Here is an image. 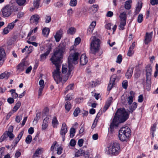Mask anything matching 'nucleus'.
Returning a JSON list of instances; mask_svg holds the SVG:
<instances>
[{
	"label": "nucleus",
	"mask_w": 158,
	"mask_h": 158,
	"mask_svg": "<svg viewBox=\"0 0 158 158\" xmlns=\"http://www.w3.org/2000/svg\"><path fill=\"white\" fill-rule=\"evenodd\" d=\"M98 5H94L91 6L89 8V10L91 11H92L93 13L96 12L98 10Z\"/></svg>",
	"instance_id": "a878e982"
},
{
	"label": "nucleus",
	"mask_w": 158,
	"mask_h": 158,
	"mask_svg": "<svg viewBox=\"0 0 158 158\" xmlns=\"http://www.w3.org/2000/svg\"><path fill=\"white\" fill-rule=\"evenodd\" d=\"M119 122L115 117L113 118L112 122L110 123V127L109 128L108 137H111V136L114 134V128L115 127H118Z\"/></svg>",
	"instance_id": "1a4fd4ad"
},
{
	"label": "nucleus",
	"mask_w": 158,
	"mask_h": 158,
	"mask_svg": "<svg viewBox=\"0 0 158 158\" xmlns=\"http://www.w3.org/2000/svg\"><path fill=\"white\" fill-rule=\"evenodd\" d=\"M129 113L124 108L118 109L114 118L116 117L119 122V124L125 122L129 118Z\"/></svg>",
	"instance_id": "20e7f679"
},
{
	"label": "nucleus",
	"mask_w": 158,
	"mask_h": 158,
	"mask_svg": "<svg viewBox=\"0 0 158 158\" xmlns=\"http://www.w3.org/2000/svg\"><path fill=\"white\" fill-rule=\"evenodd\" d=\"M5 52L4 49L0 48V59L2 60V59L5 56Z\"/></svg>",
	"instance_id": "72a5a7b5"
},
{
	"label": "nucleus",
	"mask_w": 158,
	"mask_h": 158,
	"mask_svg": "<svg viewBox=\"0 0 158 158\" xmlns=\"http://www.w3.org/2000/svg\"><path fill=\"white\" fill-rule=\"evenodd\" d=\"M77 3V0H71L69 5L72 6H76Z\"/></svg>",
	"instance_id": "79ce46f5"
},
{
	"label": "nucleus",
	"mask_w": 158,
	"mask_h": 158,
	"mask_svg": "<svg viewBox=\"0 0 158 158\" xmlns=\"http://www.w3.org/2000/svg\"><path fill=\"white\" fill-rule=\"evenodd\" d=\"M16 2L19 6L23 5L26 2V0H16Z\"/></svg>",
	"instance_id": "de8ad7c7"
},
{
	"label": "nucleus",
	"mask_w": 158,
	"mask_h": 158,
	"mask_svg": "<svg viewBox=\"0 0 158 158\" xmlns=\"http://www.w3.org/2000/svg\"><path fill=\"white\" fill-rule=\"evenodd\" d=\"M39 84L40 85V88H44V81L43 80H40L39 82Z\"/></svg>",
	"instance_id": "603ef678"
},
{
	"label": "nucleus",
	"mask_w": 158,
	"mask_h": 158,
	"mask_svg": "<svg viewBox=\"0 0 158 158\" xmlns=\"http://www.w3.org/2000/svg\"><path fill=\"white\" fill-rule=\"evenodd\" d=\"M65 50L64 46L61 44L59 45L54 51V54L51 58L52 62L55 65L56 68L52 74L54 79L57 84L60 82L62 80V76L60 73V68L61 62L60 60Z\"/></svg>",
	"instance_id": "f257e3e1"
},
{
	"label": "nucleus",
	"mask_w": 158,
	"mask_h": 158,
	"mask_svg": "<svg viewBox=\"0 0 158 158\" xmlns=\"http://www.w3.org/2000/svg\"><path fill=\"white\" fill-rule=\"evenodd\" d=\"M121 150L120 144L117 142L110 143L106 148V153L111 156H116L120 152Z\"/></svg>",
	"instance_id": "7ed1b4c3"
},
{
	"label": "nucleus",
	"mask_w": 158,
	"mask_h": 158,
	"mask_svg": "<svg viewBox=\"0 0 158 158\" xmlns=\"http://www.w3.org/2000/svg\"><path fill=\"white\" fill-rule=\"evenodd\" d=\"M75 132V130L74 128H72L70 129V137L73 138L74 137Z\"/></svg>",
	"instance_id": "a19ab883"
},
{
	"label": "nucleus",
	"mask_w": 158,
	"mask_h": 158,
	"mask_svg": "<svg viewBox=\"0 0 158 158\" xmlns=\"http://www.w3.org/2000/svg\"><path fill=\"white\" fill-rule=\"evenodd\" d=\"M64 106L66 110V112L67 113L69 111L71 107V105L70 102L69 101L66 102Z\"/></svg>",
	"instance_id": "c756f323"
},
{
	"label": "nucleus",
	"mask_w": 158,
	"mask_h": 158,
	"mask_svg": "<svg viewBox=\"0 0 158 158\" xmlns=\"http://www.w3.org/2000/svg\"><path fill=\"white\" fill-rule=\"evenodd\" d=\"M143 15L142 14H139L137 19V21L139 23H141L143 21Z\"/></svg>",
	"instance_id": "c03bdc74"
},
{
	"label": "nucleus",
	"mask_w": 158,
	"mask_h": 158,
	"mask_svg": "<svg viewBox=\"0 0 158 158\" xmlns=\"http://www.w3.org/2000/svg\"><path fill=\"white\" fill-rule=\"evenodd\" d=\"M21 105V103L20 102H18L15 104V106L13 108V111L14 112H16L20 107Z\"/></svg>",
	"instance_id": "f704fd0d"
},
{
	"label": "nucleus",
	"mask_w": 158,
	"mask_h": 158,
	"mask_svg": "<svg viewBox=\"0 0 158 158\" xmlns=\"http://www.w3.org/2000/svg\"><path fill=\"white\" fill-rule=\"evenodd\" d=\"M81 41V39L79 37H77L75 39V42L74 45H78L80 43Z\"/></svg>",
	"instance_id": "5fc2aeb1"
},
{
	"label": "nucleus",
	"mask_w": 158,
	"mask_h": 158,
	"mask_svg": "<svg viewBox=\"0 0 158 158\" xmlns=\"http://www.w3.org/2000/svg\"><path fill=\"white\" fill-rule=\"evenodd\" d=\"M45 22L46 23H49L51 20V17L50 16H46L45 17Z\"/></svg>",
	"instance_id": "bf43d9fd"
},
{
	"label": "nucleus",
	"mask_w": 158,
	"mask_h": 158,
	"mask_svg": "<svg viewBox=\"0 0 158 158\" xmlns=\"http://www.w3.org/2000/svg\"><path fill=\"white\" fill-rule=\"evenodd\" d=\"M130 95L125 98L123 95L121 97V101L122 103L126 106H128V105L131 104L133 102L134 98H135V93L132 91L130 92Z\"/></svg>",
	"instance_id": "6e6552de"
},
{
	"label": "nucleus",
	"mask_w": 158,
	"mask_h": 158,
	"mask_svg": "<svg viewBox=\"0 0 158 158\" xmlns=\"http://www.w3.org/2000/svg\"><path fill=\"white\" fill-rule=\"evenodd\" d=\"M143 100V98L142 95H140L138 97V102H142Z\"/></svg>",
	"instance_id": "052dcab7"
},
{
	"label": "nucleus",
	"mask_w": 158,
	"mask_h": 158,
	"mask_svg": "<svg viewBox=\"0 0 158 158\" xmlns=\"http://www.w3.org/2000/svg\"><path fill=\"white\" fill-rule=\"evenodd\" d=\"M96 25V22L95 21H93L91 23L87 30V33L88 35H90L92 33Z\"/></svg>",
	"instance_id": "6ab92c4d"
},
{
	"label": "nucleus",
	"mask_w": 158,
	"mask_h": 158,
	"mask_svg": "<svg viewBox=\"0 0 158 158\" xmlns=\"http://www.w3.org/2000/svg\"><path fill=\"white\" fill-rule=\"evenodd\" d=\"M142 4L140 3L139 2L136 7V10L135 12V14L137 15L139 13L142 8Z\"/></svg>",
	"instance_id": "473e14b6"
},
{
	"label": "nucleus",
	"mask_w": 158,
	"mask_h": 158,
	"mask_svg": "<svg viewBox=\"0 0 158 158\" xmlns=\"http://www.w3.org/2000/svg\"><path fill=\"white\" fill-rule=\"evenodd\" d=\"M73 46L71 47L70 50V54L68 57V71L67 74L65 79L67 80L71 75L72 71L73 69V67L72 64H77L78 63L77 59H78L79 54L78 52H76L73 49Z\"/></svg>",
	"instance_id": "f03ea898"
},
{
	"label": "nucleus",
	"mask_w": 158,
	"mask_h": 158,
	"mask_svg": "<svg viewBox=\"0 0 158 158\" xmlns=\"http://www.w3.org/2000/svg\"><path fill=\"white\" fill-rule=\"evenodd\" d=\"M84 154V150L80 149L78 150L75 154V156H82Z\"/></svg>",
	"instance_id": "7c9ffc66"
},
{
	"label": "nucleus",
	"mask_w": 158,
	"mask_h": 158,
	"mask_svg": "<svg viewBox=\"0 0 158 158\" xmlns=\"http://www.w3.org/2000/svg\"><path fill=\"white\" fill-rule=\"evenodd\" d=\"M12 132H5L1 137V138H6L9 137L10 138H13L14 137V135L12 133Z\"/></svg>",
	"instance_id": "5701e85b"
},
{
	"label": "nucleus",
	"mask_w": 158,
	"mask_h": 158,
	"mask_svg": "<svg viewBox=\"0 0 158 158\" xmlns=\"http://www.w3.org/2000/svg\"><path fill=\"white\" fill-rule=\"evenodd\" d=\"M76 29L73 27H71L68 30L67 32L70 34H74L75 32Z\"/></svg>",
	"instance_id": "ea45409f"
},
{
	"label": "nucleus",
	"mask_w": 158,
	"mask_h": 158,
	"mask_svg": "<svg viewBox=\"0 0 158 158\" xmlns=\"http://www.w3.org/2000/svg\"><path fill=\"white\" fill-rule=\"evenodd\" d=\"M40 18V16L37 15H33L30 18V22L31 23L37 24L39 21Z\"/></svg>",
	"instance_id": "4468645a"
},
{
	"label": "nucleus",
	"mask_w": 158,
	"mask_h": 158,
	"mask_svg": "<svg viewBox=\"0 0 158 158\" xmlns=\"http://www.w3.org/2000/svg\"><path fill=\"white\" fill-rule=\"evenodd\" d=\"M50 116H48L44 118L43 121V124L42 125V130L45 129L48 127V120L49 119Z\"/></svg>",
	"instance_id": "aec40b11"
},
{
	"label": "nucleus",
	"mask_w": 158,
	"mask_h": 158,
	"mask_svg": "<svg viewBox=\"0 0 158 158\" xmlns=\"http://www.w3.org/2000/svg\"><path fill=\"white\" fill-rule=\"evenodd\" d=\"M14 100L12 98H9L7 99L8 102L10 104H12L14 103Z\"/></svg>",
	"instance_id": "338daca9"
},
{
	"label": "nucleus",
	"mask_w": 158,
	"mask_h": 158,
	"mask_svg": "<svg viewBox=\"0 0 158 158\" xmlns=\"http://www.w3.org/2000/svg\"><path fill=\"white\" fill-rule=\"evenodd\" d=\"M113 98L111 97H109L107 100L106 104L110 106L111 103L113 102Z\"/></svg>",
	"instance_id": "8fccbe9b"
},
{
	"label": "nucleus",
	"mask_w": 158,
	"mask_h": 158,
	"mask_svg": "<svg viewBox=\"0 0 158 158\" xmlns=\"http://www.w3.org/2000/svg\"><path fill=\"white\" fill-rule=\"evenodd\" d=\"M133 49H131L130 48H129L128 51L127 53V55L128 56H131L133 54L134 52L133 51Z\"/></svg>",
	"instance_id": "69168bd1"
},
{
	"label": "nucleus",
	"mask_w": 158,
	"mask_h": 158,
	"mask_svg": "<svg viewBox=\"0 0 158 158\" xmlns=\"http://www.w3.org/2000/svg\"><path fill=\"white\" fill-rule=\"evenodd\" d=\"M88 61V59L85 54H82L80 59V63L81 65H84L86 64Z\"/></svg>",
	"instance_id": "dca6fc26"
},
{
	"label": "nucleus",
	"mask_w": 158,
	"mask_h": 158,
	"mask_svg": "<svg viewBox=\"0 0 158 158\" xmlns=\"http://www.w3.org/2000/svg\"><path fill=\"white\" fill-rule=\"evenodd\" d=\"M134 67L133 66L130 67L127 70L126 74V77L127 79H130L133 73Z\"/></svg>",
	"instance_id": "f3484780"
},
{
	"label": "nucleus",
	"mask_w": 158,
	"mask_h": 158,
	"mask_svg": "<svg viewBox=\"0 0 158 158\" xmlns=\"http://www.w3.org/2000/svg\"><path fill=\"white\" fill-rule=\"evenodd\" d=\"M63 32V31L61 29H60L56 32V35L54 36L56 42H58L59 41L62 37Z\"/></svg>",
	"instance_id": "a211bd4d"
},
{
	"label": "nucleus",
	"mask_w": 158,
	"mask_h": 158,
	"mask_svg": "<svg viewBox=\"0 0 158 158\" xmlns=\"http://www.w3.org/2000/svg\"><path fill=\"white\" fill-rule=\"evenodd\" d=\"M10 30L7 27L5 28L3 31V35H6L10 31Z\"/></svg>",
	"instance_id": "6e6d98bb"
},
{
	"label": "nucleus",
	"mask_w": 158,
	"mask_h": 158,
	"mask_svg": "<svg viewBox=\"0 0 158 158\" xmlns=\"http://www.w3.org/2000/svg\"><path fill=\"white\" fill-rule=\"evenodd\" d=\"M84 140L83 139H80L78 140V144L80 147H81L83 143Z\"/></svg>",
	"instance_id": "680f3d73"
},
{
	"label": "nucleus",
	"mask_w": 158,
	"mask_h": 158,
	"mask_svg": "<svg viewBox=\"0 0 158 158\" xmlns=\"http://www.w3.org/2000/svg\"><path fill=\"white\" fill-rule=\"evenodd\" d=\"M121 21H124L126 22L127 14L125 12H124L121 13L119 16Z\"/></svg>",
	"instance_id": "bb28decb"
},
{
	"label": "nucleus",
	"mask_w": 158,
	"mask_h": 158,
	"mask_svg": "<svg viewBox=\"0 0 158 158\" xmlns=\"http://www.w3.org/2000/svg\"><path fill=\"white\" fill-rule=\"evenodd\" d=\"M52 124L54 127H56L58 124V122L56 117H53L52 121Z\"/></svg>",
	"instance_id": "e433bc0d"
},
{
	"label": "nucleus",
	"mask_w": 158,
	"mask_h": 158,
	"mask_svg": "<svg viewBox=\"0 0 158 158\" xmlns=\"http://www.w3.org/2000/svg\"><path fill=\"white\" fill-rule=\"evenodd\" d=\"M131 2L132 1L131 0H129L126 1L125 3V8L127 10L130 9L131 7Z\"/></svg>",
	"instance_id": "cd10ccee"
},
{
	"label": "nucleus",
	"mask_w": 158,
	"mask_h": 158,
	"mask_svg": "<svg viewBox=\"0 0 158 158\" xmlns=\"http://www.w3.org/2000/svg\"><path fill=\"white\" fill-rule=\"evenodd\" d=\"M67 65H63L62 67V72L63 73H65L67 71Z\"/></svg>",
	"instance_id": "a18cd8bd"
},
{
	"label": "nucleus",
	"mask_w": 158,
	"mask_h": 158,
	"mask_svg": "<svg viewBox=\"0 0 158 158\" xmlns=\"http://www.w3.org/2000/svg\"><path fill=\"white\" fill-rule=\"evenodd\" d=\"M73 84H70L66 88L65 90V93H67L68 91L69 90L72 89L73 88Z\"/></svg>",
	"instance_id": "58836bf2"
},
{
	"label": "nucleus",
	"mask_w": 158,
	"mask_h": 158,
	"mask_svg": "<svg viewBox=\"0 0 158 158\" xmlns=\"http://www.w3.org/2000/svg\"><path fill=\"white\" fill-rule=\"evenodd\" d=\"M123 87L125 89H126L127 86V80H124L123 81L122 83Z\"/></svg>",
	"instance_id": "3c124183"
},
{
	"label": "nucleus",
	"mask_w": 158,
	"mask_h": 158,
	"mask_svg": "<svg viewBox=\"0 0 158 158\" xmlns=\"http://www.w3.org/2000/svg\"><path fill=\"white\" fill-rule=\"evenodd\" d=\"M18 8L15 5H6L3 8L1 11L3 16L8 17L9 16L13 11H18Z\"/></svg>",
	"instance_id": "423d86ee"
},
{
	"label": "nucleus",
	"mask_w": 158,
	"mask_h": 158,
	"mask_svg": "<svg viewBox=\"0 0 158 158\" xmlns=\"http://www.w3.org/2000/svg\"><path fill=\"white\" fill-rule=\"evenodd\" d=\"M128 106H129V108L130 110L129 111V113L130 112L132 113L137 107V103L135 102H133Z\"/></svg>",
	"instance_id": "412c9836"
},
{
	"label": "nucleus",
	"mask_w": 158,
	"mask_h": 158,
	"mask_svg": "<svg viewBox=\"0 0 158 158\" xmlns=\"http://www.w3.org/2000/svg\"><path fill=\"white\" fill-rule=\"evenodd\" d=\"M52 48L51 47V45L50 44H49L48 47V48L47 49V51L46 52L41 55L40 56V60L41 61H42L43 60L46 59V56L49 54L50 52L51 51V50Z\"/></svg>",
	"instance_id": "f8f14e48"
},
{
	"label": "nucleus",
	"mask_w": 158,
	"mask_h": 158,
	"mask_svg": "<svg viewBox=\"0 0 158 158\" xmlns=\"http://www.w3.org/2000/svg\"><path fill=\"white\" fill-rule=\"evenodd\" d=\"M153 32L150 33L146 32L145 37L144 43L145 44H148L152 40V36Z\"/></svg>",
	"instance_id": "ddd939ff"
},
{
	"label": "nucleus",
	"mask_w": 158,
	"mask_h": 158,
	"mask_svg": "<svg viewBox=\"0 0 158 158\" xmlns=\"http://www.w3.org/2000/svg\"><path fill=\"white\" fill-rule=\"evenodd\" d=\"M80 112V110L78 107L75 110L73 114L74 116L76 117L78 116V114Z\"/></svg>",
	"instance_id": "37998d69"
},
{
	"label": "nucleus",
	"mask_w": 158,
	"mask_h": 158,
	"mask_svg": "<svg viewBox=\"0 0 158 158\" xmlns=\"http://www.w3.org/2000/svg\"><path fill=\"white\" fill-rule=\"evenodd\" d=\"M146 86L149 87L150 86L151 76L152 74V67L148 64L146 67Z\"/></svg>",
	"instance_id": "9b49d317"
},
{
	"label": "nucleus",
	"mask_w": 158,
	"mask_h": 158,
	"mask_svg": "<svg viewBox=\"0 0 158 158\" xmlns=\"http://www.w3.org/2000/svg\"><path fill=\"white\" fill-rule=\"evenodd\" d=\"M76 141L74 139H72L70 142L69 144L71 146L73 147L76 144Z\"/></svg>",
	"instance_id": "4d7b16f0"
},
{
	"label": "nucleus",
	"mask_w": 158,
	"mask_h": 158,
	"mask_svg": "<svg viewBox=\"0 0 158 158\" xmlns=\"http://www.w3.org/2000/svg\"><path fill=\"white\" fill-rule=\"evenodd\" d=\"M43 149L42 148H37L34 154V156H38L39 155L43 153Z\"/></svg>",
	"instance_id": "393cba45"
},
{
	"label": "nucleus",
	"mask_w": 158,
	"mask_h": 158,
	"mask_svg": "<svg viewBox=\"0 0 158 158\" xmlns=\"http://www.w3.org/2000/svg\"><path fill=\"white\" fill-rule=\"evenodd\" d=\"M26 64V62H23L19 64L17 67V70L20 72L23 70L27 68Z\"/></svg>",
	"instance_id": "4be33fe9"
},
{
	"label": "nucleus",
	"mask_w": 158,
	"mask_h": 158,
	"mask_svg": "<svg viewBox=\"0 0 158 158\" xmlns=\"http://www.w3.org/2000/svg\"><path fill=\"white\" fill-rule=\"evenodd\" d=\"M131 135V130L127 126L121 128L119 131L118 136L119 138H129Z\"/></svg>",
	"instance_id": "0eeeda50"
},
{
	"label": "nucleus",
	"mask_w": 158,
	"mask_h": 158,
	"mask_svg": "<svg viewBox=\"0 0 158 158\" xmlns=\"http://www.w3.org/2000/svg\"><path fill=\"white\" fill-rule=\"evenodd\" d=\"M10 73L7 72H5L0 75V79H2L5 78L7 79L10 75Z\"/></svg>",
	"instance_id": "b1692460"
},
{
	"label": "nucleus",
	"mask_w": 158,
	"mask_h": 158,
	"mask_svg": "<svg viewBox=\"0 0 158 158\" xmlns=\"http://www.w3.org/2000/svg\"><path fill=\"white\" fill-rule=\"evenodd\" d=\"M122 60V56L121 55H119L117 57V60L116 62L117 63L120 64L121 63Z\"/></svg>",
	"instance_id": "09e8293b"
},
{
	"label": "nucleus",
	"mask_w": 158,
	"mask_h": 158,
	"mask_svg": "<svg viewBox=\"0 0 158 158\" xmlns=\"http://www.w3.org/2000/svg\"><path fill=\"white\" fill-rule=\"evenodd\" d=\"M150 3L152 5L158 4V0H151Z\"/></svg>",
	"instance_id": "0e129e2a"
},
{
	"label": "nucleus",
	"mask_w": 158,
	"mask_h": 158,
	"mask_svg": "<svg viewBox=\"0 0 158 158\" xmlns=\"http://www.w3.org/2000/svg\"><path fill=\"white\" fill-rule=\"evenodd\" d=\"M18 20V19H16L12 23H9L7 27L9 28L10 30H12L14 27L15 25V23L17 22Z\"/></svg>",
	"instance_id": "c85d7f7f"
},
{
	"label": "nucleus",
	"mask_w": 158,
	"mask_h": 158,
	"mask_svg": "<svg viewBox=\"0 0 158 158\" xmlns=\"http://www.w3.org/2000/svg\"><path fill=\"white\" fill-rule=\"evenodd\" d=\"M40 0H34V6L36 8H38L40 5Z\"/></svg>",
	"instance_id": "4c0bfd02"
},
{
	"label": "nucleus",
	"mask_w": 158,
	"mask_h": 158,
	"mask_svg": "<svg viewBox=\"0 0 158 158\" xmlns=\"http://www.w3.org/2000/svg\"><path fill=\"white\" fill-rule=\"evenodd\" d=\"M63 150L62 148L61 147H60L57 148V153L58 155H60L62 153Z\"/></svg>",
	"instance_id": "13d9d810"
},
{
	"label": "nucleus",
	"mask_w": 158,
	"mask_h": 158,
	"mask_svg": "<svg viewBox=\"0 0 158 158\" xmlns=\"http://www.w3.org/2000/svg\"><path fill=\"white\" fill-rule=\"evenodd\" d=\"M126 24V22L120 21V24L118 26L119 29L121 30H123L124 29V27L125 26Z\"/></svg>",
	"instance_id": "c9c22d12"
},
{
	"label": "nucleus",
	"mask_w": 158,
	"mask_h": 158,
	"mask_svg": "<svg viewBox=\"0 0 158 158\" xmlns=\"http://www.w3.org/2000/svg\"><path fill=\"white\" fill-rule=\"evenodd\" d=\"M120 79V77L114 74L111 77L109 84L108 86V90L110 91L112 88L114 86L116 83L118 82Z\"/></svg>",
	"instance_id": "9d476101"
},
{
	"label": "nucleus",
	"mask_w": 158,
	"mask_h": 158,
	"mask_svg": "<svg viewBox=\"0 0 158 158\" xmlns=\"http://www.w3.org/2000/svg\"><path fill=\"white\" fill-rule=\"evenodd\" d=\"M22 114L17 116L15 118V121L18 123H19L22 119Z\"/></svg>",
	"instance_id": "49530a36"
},
{
	"label": "nucleus",
	"mask_w": 158,
	"mask_h": 158,
	"mask_svg": "<svg viewBox=\"0 0 158 158\" xmlns=\"http://www.w3.org/2000/svg\"><path fill=\"white\" fill-rule=\"evenodd\" d=\"M50 29L48 28L45 27L42 30V33L44 35L47 36L49 34Z\"/></svg>",
	"instance_id": "2f4dec72"
},
{
	"label": "nucleus",
	"mask_w": 158,
	"mask_h": 158,
	"mask_svg": "<svg viewBox=\"0 0 158 158\" xmlns=\"http://www.w3.org/2000/svg\"><path fill=\"white\" fill-rule=\"evenodd\" d=\"M67 127L65 123H63L62 124V126L61 129L60 134L62 136V137H64L65 135L67 132Z\"/></svg>",
	"instance_id": "2eb2a0df"
},
{
	"label": "nucleus",
	"mask_w": 158,
	"mask_h": 158,
	"mask_svg": "<svg viewBox=\"0 0 158 158\" xmlns=\"http://www.w3.org/2000/svg\"><path fill=\"white\" fill-rule=\"evenodd\" d=\"M5 148L2 147L0 148V156L2 157L4 154V151Z\"/></svg>",
	"instance_id": "864d4df0"
},
{
	"label": "nucleus",
	"mask_w": 158,
	"mask_h": 158,
	"mask_svg": "<svg viewBox=\"0 0 158 158\" xmlns=\"http://www.w3.org/2000/svg\"><path fill=\"white\" fill-rule=\"evenodd\" d=\"M62 3L60 2H57L54 4V5L55 6L59 8L62 7Z\"/></svg>",
	"instance_id": "e2e57ef3"
},
{
	"label": "nucleus",
	"mask_w": 158,
	"mask_h": 158,
	"mask_svg": "<svg viewBox=\"0 0 158 158\" xmlns=\"http://www.w3.org/2000/svg\"><path fill=\"white\" fill-rule=\"evenodd\" d=\"M90 52L95 54L100 50V40L97 37L95 36L91 38Z\"/></svg>",
	"instance_id": "39448f33"
},
{
	"label": "nucleus",
	"mask_w": 158,
	"mask_h": 158,
	"mask_svg": "<svg viewBox=\"0 0 158 158\" xmlns=\"http://www.w3.org/2000/svg\"><path fill=\"white\" fill-rule=\"evenodd\" d=\"M113 15V13L111 11H108L106 14V16L108 17H111Z\"/></svg>",
	"instance_id": "774afa93"
}]
</instances>
